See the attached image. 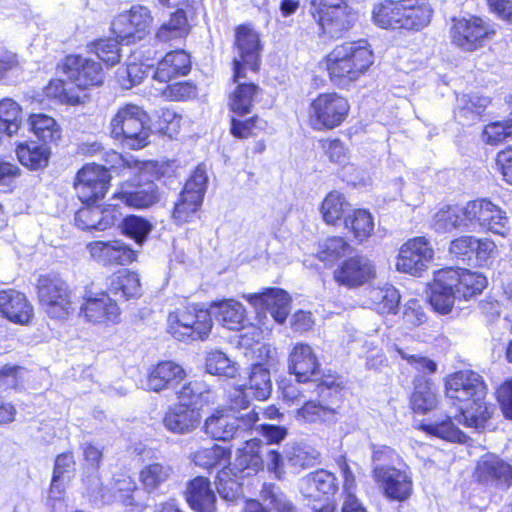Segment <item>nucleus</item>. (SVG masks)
I'll list each match as a JSON object with an SVG mask.
<instances>
[{
	"label": "nucleus",
	"instance_id": "nucleus-1",
	"mask_svg": "<svg viewBox=\"0 0 512 512\" xmlns=\"http://www.w3.org/2000/svg\"><path fill=\"white\" fill-rule=\"evenodd\" d=\"M445 390L447 398L461 403L458 423L483 429L492 411L485 401L487 387L482 377L470 370L458 371L446 379Z\"/></svg>",
	"mask_w": 512,
	"mask_h": 512
},
{
	"label": "nucleus",
	"instance_id": "nucleus-2",
	"mask_svg": "<svg viewBox=\"0 0 512 512\" xmlns=\"http://www.w3.org/2000/svg\"><path fill=\"white\" fill-rule=\"evenodd\" d=\"M325 60L331 82L344 89L368 71L374 55L367 40L362 39L337 45Z\"/></svg>",
	"mask_w": 512,
	"mask_h": 512
},
{
	"label": "nucleus",
	"instance_id": "nucleus-3",
	"mask_svg": "<svg viewBox=\"0 0 512 512\" xmlns=\"http://www.w3.org/2000/svg\"><path fill=\"white\" fill-rule=\"evenodd\" d=\"M111 136L130 149H141L149 143V118L142 107L127 103L120 106L110 121Z\"/></svg>",
	"mask_w": 512,
	"mask_h": 512
},
{
	"label": "nucleus",
	"instance_id": "nucleus-4",
	"mask_svg": "<svg viewBox=\"0 0 512 512\" xmlns=\"http://www.w3.org/2000/svg\"><path fill=\"white\" fill-rule=\"evenodd\" d=\"M317 398L304 399L295 410L294 418L299 424H326L336 421L338 403L341 399L340 388L331 383L323 382L316 386Z\"/></svg>",
	"mask_w": 512,
	"mask_h": 512
},
{
	"label": "nucleus",
	"instance_id": "nucleus-5",
	"mask_svg": "<svg viewBox=\"0 0 512 512\" xmlns=\"http://www.w3.org/2000/svg\"><path fill=\"white\" fill-rule=\"evenodd\" d=\"M311 15L323 36L340 38L350 30L355 13L346 0H310Z\"/></svg>",
	"mask_w": 512,
	"mask_h": 512
},
{
	"label": "nucleus",
	"instance_id": "nucleus-6",
	"mask_svg": "<svg viewBox=\"0 0 512 512\" xmlns=\"http://www.w3.org/2000/svg\"><path fill=\"white\" fill-rule=\"evenodd\" d=\"M259 420L258 413L253 409L245 413L232 410H216L204 423V432L214 440L229 441L245 439Z\"/></svg>",
	"mask_w": 512,
	"mask_h": 512
},
{
	"label": "nucleus",
	"instance_id": "nucleus-7",
	"mask_svg": "<svg viewBox=\"0 0 512 512\" xmlns=\"http://www.w3.org/2000/svg\"><path fill=\"white\" fill-rule=\"evenodd\" d=\"M208 309L188 304L168 316V331L177 340H205L212 329Z\"/></svg>",
	"mask_w": 512,
	"mask_h": 512
},
{
	"label": "nucleus",
	"instance_id": "nucleus-8",
	"mask_svg": "<svg viewBox=\"0 0 512 512\" xmlns=\"http://www.w3.org/2000/svg\"><path fill=\"white\" fill-rule=\"evenodd\" d=\"M452 22L451 42L464 52L484 47L496 34L495 25L478 16L453 18Z\"/></svg>",
	"mask_w": 512,
	"mask_h": 512
},
{
	"label": "nucleus",
	"instance_id": "nucleus-9",
	"mask_svg": "<svg viewBox=\"0 0 512 512\" xmlns=\"http://www.w3.org/2000/svg\"><path fill=\"white\" fill-rule=\"evenodd\" d=\"M466 221L470 230L477 228L506 237L511 231L507 212L488 198H478L466 203Z\"/></svg>",
	"mask_w": 512,
	"mask_h": 512
},
{
	"label": "nucleus",
	"instance_id": "nucleus-10",
	"mask_svg": "<svg viewBox=\"0 0 512 512\" xmlns=\"http://www.w3.org/2000/svg\"><path fill=\"white\" fill-rule=\"evenodd\" d=\"M348 100L336 92L321 93L309 106V123L316 131L340 126L348 116Z\"/></svg>",
	"mask_w": 512,
	"mask_h": 512
},
{
	"label": "nucleus",
	"instance_id": "nucleus-11",
	"mask_svg": "<svg viewBox=\"0 0 512 512\" xmlns=\"http://www.w3.org/2000/svg\"><path fill=\"white\" fill-rule=\"evenodd\" d=\"M37 293L41 307L50 318L62 320L74 311L71 290L57 276H40Z\"/></svg>",
	"mask_w": 512,
	"mask_h": 512
},
{
	"label": "nucleus",
	"instance_id": "nucleus-12",
	"mask_svg": "<svg viewBox=\"0 0 512 512\" xmlns=\"http://www.w3.org/2000/svg\"><path fill=\"white\" fill-rule=\"evenodd\" d=\"M208 177L205 169L198 166L186 181L178 201L175 203L172 217L178 224L191 222L201 207Z\"/></svg>",
	"mask_w": 512,
	"mask_h": 512
},
{
	"label": "nucleus",
	"instance_id": "nucleus-13",
	"mask_svg": "<svg viewBox=\"0 0 512 512\" xmlns=\"http://www.w3.org/2000/svg\"><path fill=\"white\" fill-rule=\"evenodd\" d=\"M151 168V165L142 171H136L138 173L137 178L132 183H126L121 186L120 191L113 195L111 203L112 206H118L119 203H123L128 207L134 209H146L160 200V194L158 186L154 181L144 179V176Z\"/></svg>",
	"mask_w": 512,
	"mask_h": 512
},
{
	"label": "nucleus",
	"instance_id": "nucleus-14",
	"mask_svg": "<svg viewBox=\"0 0 512 512\" xmlns=\"http://www.w3.org/2000/svg\"><path fill=\"white\" fill-rule=\"evenodd\" d=\"M111 175L107 168L98 164H86L78 171L74 183L78 198L82 203L95 204L104 198Z\"/></svg>",
	"mask_w": 512,
	"mask_h": 512
},
{
	"label": "nucleus",
	"instance_id": "nucleus-15",
	"mask_svg": "<svg viewBox=\"0 0 512 512\" xmlns=\"http://www.w3.org/2000/svg\"><path fill=\"white\" fill-rule=\"evenodd\" d=\"M235 47L237 54L233 59V71L236 81L246 78V71L259 68V36L247 26H239L236 30Z\"/></svg>",
	"mask_w": 512,
	"mask_h": 512
},
{
	"label": "nucleus",
	"instance_id": "nucleus-16",
	"mask_svg": "<svg viewBox=\"0 0 512 512\" xmlns=\"http://www.w3.org/2000/svg\"><path fill=\"white\" fill-rule=\"evenodd\" d=\"M152 23V16L147 7L136 5L129 11L117 15L112 21V32L121 42L129 44L140 40Z\"/></svg>",
	"mask_w": 512,
	"mask_h": 512
},
{
	"label": "nucleus",
	"instance_id": "nucleus-17",
	"mask_svg": "<svg viewBox=\"0 0 512 512\" xmlns=\"http://www.w3.org/2000/svg\"><path fill=\"white\" fill-rule=\"evenodd\" d=\"M373 479L389 500L403 502L412 495V475L405 464L391 469L379 468Z\"/></svg>",
	"mask_w": 512,
	"mask_h": 512
},
{
	"label": "nucleus",
	"instance_id": "nucleus-18",
	"mask_svg": "<svg viewBox=\"0 0 512 512\" xmlns=\"http://www.w3.org/2000/svg\"><path fill=\"white\" fill-rule=\"evenodd\" d=\"M434 251L425 237H415L402 245L396 262L398 271L420 275L433 259Z\"/></svg>",
	"mask_w": 512,
	"mask_h": 512
},
{
	"label": "nucleus",
	"instance_id": "nucleus-19",
	"mask_svg": "<svg viewBox=\"0 0 512 512\" xmlns=\"http://www.w3.org/2000/svg\"><path fill=\"white\" fill-rule=\"evenodd\" d=\"M376 275L372 261L363 255H354L341 262L333 271V278L339 284L353 289L360 287Z\"/></svg>",
	"mask_w": 512,
	"mask_h": 512
},
{
	"label": "nucleus",
	"instance_id": "nucleus-20",
	"mask_svg": "<svg viewBox=\"0 0 512 512\" xmlns=\"http://www.w3.org/2000/svg\"><path fill=\"white\" fill-rule=\"evenodd\" d=\"M63 71L68 79L81 89L99 86L105 77L100 63L80 55H68Z\"/></svg>",
	"mask_w": 512,
	"mask_h": 512
},
{
	"label": "nucleus",
	"instance_id": "nucleus-21",
	"mask_svg": "<svg viewBox=\"0 0 512 512\" xmlns=\"http://www.w3.org/2000/svg\"><path fill=\"white\" fill-rule=\"evenodd\" d=\"M80 314L92 323H117L120 318V309L115 300L106 293H95L86 290L83 296Z\"/></svg>",
	"mask_w": 512,
	"mask_h": 512
},
{
	"label": "nucleus",
	"instance_id": "nucleus-22",
	"mask_svg": "<svg viewBox=\"0 0 512 512\" xmlns=\"http://www.w3.org/2000/svg\"><path fill=\"white\" fill-rule=\"evenodd\" d=\"M475 477L485 485L508 490L512 485V465L495 454H486L477 463Z\"/></svg>",
	"mask_w": 512,
	"mask_h": 512
},
{
	"label": "nucleus",
	"instance_id": "nucleus-23",
	"mask_svg": "<svg viewBox=\"0 0 512 512\" xmlns=\"http://www.w3.org/2000/svg\"><path fill=\"white\" fill-rule=\"evenodd\" d=\"M86 249L96 262L108 265H127L136 259L135 251L122 240L93 241Z\"/></svg>",
	"mask_w": 512,
	"mask_h": 512
},
{
	"label": "nucleus",
	"instance_id": "nucleus-24",
	"mask_svg": "<svg viewBox=\"0 0 512 512\" xmlns=\"http://www.w3.org/2000/svg\"><path fill=\"white\" fill-rule=\"evenodd\" d=\"M244 298L256 308L266 309L279 324L284 323L290 313L291 298L280 288H267L262 293L244 295Z\"/></svg>",
	"mask_w": 512,
	"mask_h": 512
},
{
	"label": "nucleus",
	"instance_id": "nucleus-25",
	"mask_svg": "<svg viewBox=\"0 0 512 512\" xmlns=\"http://www.w3.org/2000/svg\"><path fill=\"white\" fill-rule=\"evenodd\" d=\"M0 314L15 324L27 325L33 318L34 310L24 293L7 289L0 291Z\"/></svg>",
	"mask_w": 512,
	"mask_h": 512
},
{
	"label": "nucleus",
	"instance_id": "nucleus-26",
	"mask_svg": "<svg viewBox=\"0 0 512 512\" xmlns=\"http://www.w3.org/2000/svg\"><path fill=\"white\" fill-rule=\"evenodd\" d=\"M289 372L298 382L312 381L320 373V363L308 344L296 343L289 354Z\"/></svg>",
	"mask_w": 512,
	"mask_h": 512
},
{
	"label": "nucleus",
	"instance_id": "nucleus-27",
	"mask_svg": "<svg viewBox=\"0 0 512 512\" xmlns=\"http://www.w3.org/2000/svg\"><path fill=\"white\" fill-rule=\"evenodd\" d=\"M272 391L270 372L262 364L253 365L249 373L248 381L244 385V390H235L236 406L245 408L248 404L247 396L251 395L257 400L267 399Z\"/></svg>",
	"mask_w": 512,
	"mask_h": 512
},
{
	"label": "nucleus",
	"instance_id": "nucleus-28",
	"mask_svg": "<svg viewBox=\"0 0 512 512\" xmlns=\"http://www.w3.org/2000/svg\"><path fill=\"white\" fill-rule=\"evenodd\" d=\"M185 377L186 372L181 365L173 361H163L150 369L146 389L153 392L175 389Z\"/></svg>",
	"mask_w": 512,
	"mask_h": 512
},
{
	"label": "nucleus",
	"instance_id": "nucleus-29",
	"mask_svg": "<svg viewBox=\"0 0 512 512\" xmlns=\"http://www.w3.org/2000/svg\"><path fill=\"white\" fill-rule=\"evenodd\" d=\"M452 279L444 269H441L434 274V280L430 285V304L440 314L450 313L458 297Z\"/></svg>",
	"mask_w": 512,
	"mask_h": 512
},
{
	"label": "nucleus",
	"instance_id": "nucleus-30",
	"mask_svg": "<svg viewBox=\"0 0 512 512\" xmlns=\"http://www.w3.org/2000/svg\"><path fill=\"white\" fill-rule=\"evenodd\" d=\"M186 501L196 512H216V494L208 478L198 476L187 483Z\"/></svg>",
	"mask_w": 512,
	"mask_h": 512
},
{
	"label": "nucleus",
	"instance_id": "nucleus-31",
	"mask_svg": "<svg viewBox=\"0 0 512 512\" xmlns=\"http://www.w3.org/2000/svg\"><path fill=\"white\" fill-rule=\"evenodd\" d=\"M400 29L418 32L431 22L433 9L424 0H401Z\"/></svg>",
	"mask_w": 512,
	"mask_h": 512
},
{
	"label": "nucleus",
	"instance_id": "nucleus-32",
	"mask_svg": "<svg viewBox=\"0 0 512 512\" xmlns=\"http://www.w3.org/2000/svg\"><path fill=\"white\" fill-rule=\"evenodd\" d=\"M210 319L215 318L223 327L230 330H239L246 319L244 306L234 299L214 301L208 308Z\"/></svg>",
	"mask_w": 512,
	"mask_h": 512
},
{
	"label": "nucleus",
	"instance_id": "nucleus-33",
	"mask_svg": "<svg viewBox=\"0 0 512 512\" xmlns=\"http://www.w3.org/2000/svg\"><path fill=\"white\" fill-rule=\"evenodd\" d=\"M200 423V414L195 407L173 405L165 413L164 427L175 434L184 435L192 432Z\"/></svg>",
	"mask_w": 512,
	"mask_h": 512
},
{
	"label": "nucleus",
	"instance_id": "nucleus-34",
	"mask_svg": "<svg viewBox=\"0 0 512 512\" xmlns=\"http://www.w3.org/2000/svg\"><path fill=\"white\" fill-rule=\"evenodd\" d=\"M337 487L336 477L326 470L310 473L300 481L302 495L313 500H320L324 495L334 494Z\"/></svg>",
	"mask_w": 512,
	"mask_h": 512
},
{
	"label": "nucleus",
	"instance_id": "nucleus-35",
	"mask_svg": "<svg viewBox=\"0 0 512 512\" xmlns=\"http://www.w3.org/2000/svg\"><path fill=\"white\" fill-rule=\"evenodd\" d=\"M444 271L453 278L451 282L455 286L458 297L465 300L480 294L487 285L486 277L477 272L453 268H445Z\"/></svg>",
	"mask_w": 512,
	"mask_h": 512
},
{
	"label": "nucleus",
	"instance_id": "nucleus-36",
	"mask_svg": "<svg viewBox=\"0 0 512 512\" xmlns=\"http://www.w3.org/2000/svg\"><path fill=\"white\" fill-rule=\"evenodd\" d=\"M190 64V56L185 51H171L158 63L153 79L166 83L175 77L187 75Z\"/></svg>",
	"mask_w": 512,
	"mask_h": 512
},
{
	"label": "nucleus",
	"instance_id": "nucleus-37",
	"mask_svg": "<svg viewBox=\"0 0 512 512\" xmlns=\"http://www.w3.org/2000/svg\"><path fill=\"white\" fill-rule=\"evenodd\" d=\"M466 204L459 206H444L440 208L432 220V227L438 233L449 232L453 229L462 228L470 230V224L466 221Z\"/></svg>",
	"mask_w": 512,
	"mask_h": 512
},
{
	"label": "nucleus",
	"instance_id": "nucleus-38",
	"mask_svg": "<svg viewBox=\"0 0 512 512\" xmlns=\"http://www.w3.org/2000/svg\"><path fill=\"white\" fill-rule=\"evenodd\" d=\"M108 290L115 296L126 300L138 297L141 294L140 279L135 272L119 270L108 280Z\"/></svg>",
	"mask_w": 512,
	"mask_h": 512
},
{
	"label": "nucleus",
	"instance_id": "nucleus-39",
	"mask_svg": "<svg viewBox=\"0 0 512 512\" xmlns=\"http://www.w3.org/2000/svg\"><path fill=\"white\" fill-rule=\"evenodd\" d=\"M16 154L22 165L31 170H38L47 166L51 151L46 144L30 141L20 143Z\"/></svg>",
	"mask_w": 512,
	"mask_h": 512
},
{
	"label": "nucleus",
	"instance_id": "nucleus-40",
	"mask_svg": "<svg viewBox=\"0 0 512 512\" xmlns=\"http://www.w3.org/2000/svg\"><path fill=\"white\" fill-rule=\"evenodd\" d=\"M490 103L488 97L464 94L457 98L455 117L463 124L476 121Z\"/></svg>",
	"mask_w": 512,
	"mask_h": 512
},
{
	"label": "nucleus",
	"instance_id": "nucleus-41",
	"mask_svg": "<svg viewBox=\"0 0 512 512\" xmlns=\"http://www.w3.org/2000/svg\"><path fill=\"white\" fill-rule=\"evenodd\" d=\"M260 499L268 512H298L290 497L275 483L262 485Z\"/></svg>",
	"mask_w": 512,
	"mask_h": 512
},
{
	"label": "nucleus",
	"instance_id": "nucleus-42",
	"mask_svg": "<svg viewBox=\"0 0 512 512\" xmlns=\"http://www.w3.org/2000/svg\"><path fill=\"white\" fill-rule=\"evenodd\" d=\"M318 457L319 452L311 445L295 443L286 449L284 459L292 472L297 473L313 466Z\"/></svg>",
	"mask_w": 512,
	"mask_h": 512
},
{
	"label": "nucleus",
	"instance_id": "nucleus-43",
	"mask_svg": "<svg viewBox=\"0 0 512 512\" xmlns=\"http://www.w3.org/2000/svg\"><path fill=\"white\" fill-rule=\"evenodd\" d=\"M245 442L246 447L244 449H239L238 454L235 459L234 468L232 469V474L237 477L238 473H242L246 476H249L252 472H257L262 465L261 456L254 451V447L256 443L254 439L251 437V433L246 436L245 439H242Z\"/></svg>",
	"mask_w": 512,
	"mask_h": 512
},
{
	"label": "nucleus",
	"instance_id": "nucleus-44",
	"mask_svg": "<svg viewBox=\"0 0 512 512\" xmlns=\"http://www.w3.org/2000/svg\"><path fill=\"white\" fill-rule=\"evenodd\" d=\"M191 461L198 467L203 469H211L213 467H223L230 460V451L220 445L214 444L211 447L199 448L191 453Z\"/></svg>",
	"mask_w": 512,
	"mask_h": 512
},
{
	"label": "nucleus",
	"instance_id": "nucleus-45",
	"mask_svg": "<svg viewBox=\"0 0 512 512\" xmlns=\"http://www.w3.org/2000/svg\"><path fill=\"white\" fill-rule=\"evenodd\" d=\"M401 0H384L374 5L373 23L383 29H400Z\"/></svg>",
	"mask_w": 512,
	"mask_h": 512
},
{
	"label": "nucleus",
	"instance_id": "nucleus-46",
	"mask_svg": "<svg viewBox=\"0 0 512 512\" xmlns=\"http://www.w3.org/2000/svg\"><path fill=\"white\" fill-rule=\"evenodd\" d=\"M30 130L46 143H56L61 139L62 130L56 120L46 114H32L28 119Z\"/></svg>",
	"mask_w": 512,
	"mask_h": 512
},
{
	"label": "nucleus",
	"instance_id": "nucleus-47",
	"mask_svg": "<svg viewBox=\"0 0 512 512\" xmlns=\"http://www.w3.org/2000/svg\"><path fill=\"white\" fill-rule=\"evenodd\" d=\"M240 80H234L238 85L230 96L229 106L234 113L242 116L251 111L260 88L254 83L240 82Z\"/></svg>",
	"mask_w": 512,
	"mask_h": 512
},
{
	"label": "nucleus",
	"instance_id": "nucleus-48",
	"mask_svg": "<svg viewBox=\"0 0 512 512\" xmlns=\"http://www.w3.org/2000/svg\"><path fill=\"white\" fill-rule=\"evenodd\" d=\"M75 223L82 230H105L113 224L112 218L97 206L83 207L75 214Z\"/></svg>",
	"mask_w": 512,
	"mask_h": 512
},
{
	"label": "nucleus",
	"instance_id": "nucleus-49",
	"mask_svg": "<svg viewBox=\"0 0 512 512\" xmlns=\"http://www.w3.org/2000/svg\"><path fill=\"white\" fill-rule=\"evenodd\" d=\"M437 395L429 381L423 377L414 380V391L411 395V405L415 412L426 413L437 405Z\"/></svg>",
	"mask_w": 512,
	"mask_h": 512
},
{
	"label": "nucleus",
	"instance_id": "nucleus-50",
	"mask_svg": "<svg viewBox=\"0 0 512 512\" xmlns=\"http://www.w3.org/2000/svg\"><path fill=\"white\" fill-rule=\"evenodd\" d=\"M369 299L379 313H393L399 305L400 294L395 287L386 284L383 287L370 289Z\"/></svg>",
	"mask_w": 512,
	"mask_h": 512
},
{
	"label": "nucleus",
	"instance_id": "nucleus-51",
	"mask_svg": "<svg viewBox=\"0 0 512 512\" xmlns=\"http://www.w3.org/2000/svg\"><path fill=\"white\" fill-rule=\"evenodd\" d=\"M349 208L345 196L339 191H331L323 200L321 213L328 225H337Z\"/></svg>",
	"mask_w": 512,
	"mask_h": 512
},
{
	"label": "nucleus",
	"instance_id": "nucleus-52",
	"mask_svg": "<svg viewBox=\"0 0 512 512\" xmlns=\"http://www.w3.org/2000/svg\"><path fill=\"white\" fill-rule=\"evenodd\" d=\"M21 125V107L13 99L0 100V133L7 136L16 134Z\"/></svg>",
	"mask_w": 512,
	"mask_h": 512
},
{
	"label": "nucleus",
	"instance_id": "nucleus-53",
	"mask_svg": "<svg viewBox=\"0 0 512 512\" xmlns=\"http://www.w3.org/2000/svg\"><path fill=\"white\" fill-rule=\"evenodd\" d=\"M189 32L186 14L183 10L174 12L170 19L164 22L156 33L161 42H168L174 39L185 37Z\"/></svg>",
	"mask_w": 512,
	"mask_h": 512
},
{
	"label": "nucleus",
	"instance_id": "nucleus-54",
	"mask_svg": "<svg viewBox=\"0 0 512 512\" xmlns=\"http://www.w3.org/2000/svg\"><path fill=\"white\" fill-rule=\"evenodd\" d=\"M174 473L172 466L163 463H152L145 466L140 472V480L148 492L159 488L168 481Z\"/></svg>",
	"mask_w": 512,
	"mask_h": 512
},
{
	"label": "nucleus",
	"instance_id": "nucleus-55",
	"mask_svg": "<svg viewBox=\"0 0 512 512\" xmlns=\"http://www.w3.org/2000/svg\"><path fill=\"white\" fill-rule=\"evenodd\" d=\"M345 228L352 231L355 239L362 242L371 236L374 222L371 214L364 209L354 210L344 219Z\"/></svg>",
	"mask_w": 512,
	"mask_h": 512
},
{
	"label": "nucleus",
	"instance_id": "nucleus-56",
	"mask_svg": "<svg viewBox=\"0 0 512 512\" xmlns=\"http://www.w3.org/2000/svg\"><path fill=\"white\" fill-rule=\"evenodd\" d=\"M205 366L209 374L227 378H234L239 372L238 364L219 350H214L207 354Z\"/></svg>",
	"mask_w": 512,
	"mask_h": 512
},
{
	"label": "nucleus",
	"instance_id": "nucleus-57",
	"mask_svg": "<svg viewBox=\"0 0 512 512\" xmlns=\"http://www.w3.org/2000/svg\"><path fill=\"white\" fill-rule=\"evenodd\" d=\"M105 168L109 170H119L123 172L125 169H131L134 171H143L149 163L140 162L133 158V156H123L115 151H107L104 153Z\"/></svg>",
	"mask_w": 512,
	"mask_h": 512
},
{
	"label": "nucleus",
	"instance_id": "nucleus-58",
	"mask_svg": "<svg viewBox=\"0 0 512 512\" xmlns=\"http://www.w3.org/2000/svg\"><path fill=\"white\" fill-rule=\"evenodd\" d=\"M150 70L151 68L144 64L130 63L126 67L117 70V81L122 88L130 89L140 84Z\"/></svg>",
	"mask_w": 512,
	"mask_h": 512
},
{
	"label": "nucleus",
	"instance_id": "nucleus-59",
	"mask_svg": "<svg viewBox=\"0 0 512 512\" xmlns=\"http://www.w3.org/2000/svg\"><path fill=\"white\" fill-rule=\"evenodd\" d=\"M121 227L123 233L134 239L137 243H142L152 229V225L148 220L136 215L124 218Z\"/></svg>",
	"mask_w": 512,
	"mask_h": 512
},
{
	"label": "nucleus",
	"instance_id": "nucleus-60",
	"mask_svg": "<svg viewBox=\"0 0 512 512\" xmlns=\"http://www.w3.org/2000/svg\"><path fill=\"white\" fill-rule=\"evenodd\" d=\"M399 462L400 456L394 449L386 445L372 446V476L376 475L379 468L391 469Z\"/></svg>",
	"mask_w": 512,
	"mask_h": 512
},
{
	"label": "nucleus",
	"instance_id": "nucleus-61",
	"mask_svg": "<svg viewBox=\"0 0 512 512\" xmlns=\"http://www.w3.org/2000/svg\"><path fill=\"white\" fill-rule=\"evenodd\" d=\"M425 430L434 436L452 441V442H465V434L454 425L450 418L441 422L430 423L425 426Z\"/></svg>",
	"mask_w": 512,
	"mask_h": 512
},
{
	"label": "nucleus",
	"instance_id": "nucleus-62",
	"mask_svg": "<svg viewBox=\"0 0 512 512\" xmlns=\"http://www.w3.org/2000/svg\"><path fill=\"white\" fill-rule=\"evenodd\" d=\"M350 248L349 244L341 237H334L326 240L318 252L320 261L326 264H333L346 255Z\"/></svg>",
	"mask_w": 512,
	"mask_h": 512
},
{
	"label": "nucleus",
	"instance_id": "nucleus-63",
	"mask_svg": "<svg viewBox=\"0 0 512 512\" xmlns=\"http://www.w3.org/2000/svg\"><path fill=\"white\" fill-rule=\"evenodd\" d=\"M509 137H512V118L488 124L482 133L483 141L490 145H497Z\"/></svg>",
	"mask_w": 512,
	"mask_h": 512
},
{
	"label": "nucleus",
	"instance_id": "nucleus-64",
	"mask_svg": "<svg viewBox=\"0 0 512 512\" xmlns=\"http://www.w3.org/2000/svg\"><path fill=\"white\" fill-rule=\"evenodd\" d=\"M266 126V121L258 116H253L247 120H237L232 118L231 134L236 138L246 139L256 135L259 131L264 130Z\"/></svg>",
	"mask_w": 512,
	"mask_h": 512
}]
</instances>
